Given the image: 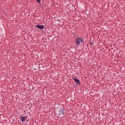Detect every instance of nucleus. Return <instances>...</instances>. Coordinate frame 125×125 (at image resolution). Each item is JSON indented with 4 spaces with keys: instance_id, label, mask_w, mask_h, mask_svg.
Masks as SVG:
<instances>
[{
    "instance_id": "obj_2",
    "label": "nucleus",
    "mask_w": 125,
    "mask_h": 125,
    "mask_svg": "<svg viewBox=\"0 0 125 125\" xmlns=\"http://www.w3.org/2000/svg\"><path fill=\"white\" fill-rule=\"evenodd\" d=\"M83 42V39L81 38H78L76 39V42L78 45H80V43H81V42Z\"/></svg>"
},
{
    "instance_id": "obj_1",
    "label": "nucleus",
    "mask_w": 125,
    "mask_h": 125,
    "mask_svg": "<svg viewBox=\"0 0 125 125\" xmlns=\"http://www.w3.org/2000/svg\"><path fill=\"white\" fill-rule=\"evenodd\" d=\"M64 114H65V109H61L58 114L59 118H63V115H64Z\"/></svg>"
},
{
    "instance_id": "obj_7",
    "label": "nucleus",
    "mask_w": 125,
    "mask_h": 125,
    "mask_svg": "<svg viewBox=\"0 0 125 125\" xmlns=\"http://www.w3.org/2000/svg\"><path fill=\"white\" fill-rule=\"evenodd\" d=\"M90 44H91V45H93V42H90Z\"/></svg>"
},
{
    "instance_id": "obj_6",
    "label": "nucleus",
    "mask_w": 125,
    "mask_h": 125,
    "mask_svg": "<svg viewBox=\"0 0 125 125\" xmlns=\"http://www.w3.org/2000/svg\"><path fill=\"white\" fill-rule=\"evenodd\" d=\"M37 2H39L40 3V2H41V0H36Z\"/></svg>"
},
{
    "instance_id": "obj_3",
    "label": "nucleus",
    "mask_w": 125,
    "mask_h": 125,
    "mask_svg": "<svg viewBox=\"0 0 125 125\" xmlns=\"http://www.w3.org/2000/svg\"><path fill=\"white\" fill-rule=\"evenodd\" d=\"M44 25H41L40 24H37L36 25V28H38V29H40V30H42L43 29H44Z\"/></svg>"
},
{
    "instance_id": "obj_4",
    "label": "nucleus",
    "mask_w": 125,
    "mask_h": 125,
    "mask_svg": "<svg viewBox=\"0 0 125 125\" xmlns=\"http://www.w3.org/2000/svg\"><path fill=\"white\" fill-rule=\"evenodd\" d=\"M26 119H27V117H26L21 116L20 117L21 121L22 122V123H24V122H25Z\"/></svg>"
},
{
    "instance_id": "obj_5",
    "label": "nucleus",
    "mask_w": 125,
    "mask_h": 125,
    "mask_svg": "<svg viewBox=\"0 0 125 125\" xmlns=\"http://www.w3.org/2000/svg\"><path fill=\"white\" fill-rule=\"evenodd\" d=\"M73 80L74 81V82H75V83H77L78 84H80V82L79 79L74 78Z\"/></svg>"
}]
</instances>
